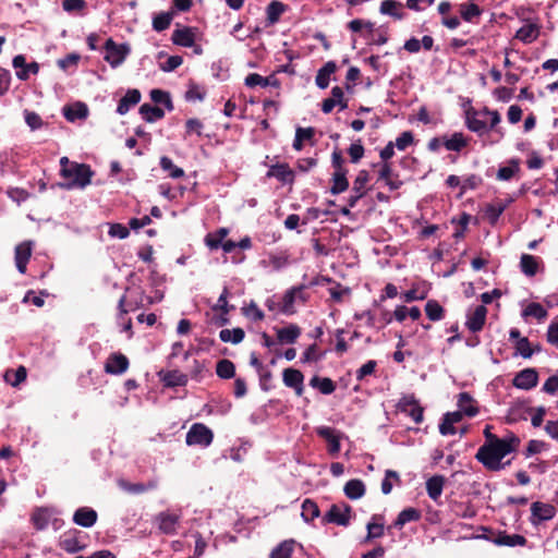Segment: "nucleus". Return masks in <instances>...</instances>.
Masks as SVG:
<instances>
[{
	"mask_svg": "<svg viewBox=\"0 0 558 558\" xmlns=\"http://www.w3.org/2000/svg\"><path fill=\"white\" fill-rule=\"evenodd\" d=\"M409 407L408 414L413 418L415 423H421L423 421L424 409L418 404V402L413 399L407 403Z\"/></svg>",
	"mask_w": 558,
	"mask_h": 558,
	"instance_id": "60",
	"label": "nucleus"
},
{
	"mask_svg": "<svg viewBox=\"0 0 558 558\" xmlns=\"http://www.w3.org/2000/svg\"><path fill=\"white\" fill-rule=\"evenodd\" d=\"M475 401L472 396L468 392H461L458 397V407L463 415L473 417L478 413V409L474 405Z\"/></svg>",
	"mask_w": 558,
	"mask_h": 558,
	"instance_id": "25",
	"label": "nucleus"
},
{
	"mask_svg": "<svg viewBox=\"0 0 558 558\" xmlns=\"http://www.w3.org/2000/svg\"><path fill=\"white\" fill-rule=\"evenodd\" d=\"M229 230L227 228H220L215 233H209L205 238V243L210 250L219 248L225 238L228 235Z\"/></svg>",
	"mask_w": 558,
	"mask_h": 558,
	"instance_id": "46",
	"label": "nucleus"
},
{
	"mask_svg": "<svg viewBox=\"0 0 558 558\" xmlns=\"http://www.w3.org/2000/svg\"><path fill=\"white\" fill-rule=\"evenodd\" d=\"M425 313L432 322H438L445 317V310L436 300L427 301L425 304Z\"/></svg>",
	"mask_w": 558,
	"mask_h": 558,
	"instance_id": "45",
	"label": "nucleus"
},
{
	"mask_svg": "<svg viewBox=\"0 0 558 558\" xmlns=\"http://www.w3.org/2000/svg\"><path fill=\"white\" fill-rule=\"evenodd\" d=\"M33 251V242L32 241H23L15 246L14 250V259L17 270L21 274L26 272V266L29 262Z\"/></svg>",
	"mask_w": 558,
	"mask_h": 558,
	"instance_id": "8",
	"label": "nucleus"
},
{
	"mask_svg": "<svg viewBox=\"0 0 558 558\" xmlns=\"http://www.w3.org/2000/svg\"><path fill=\"white\" fill-rule=\"evenodd\" d=\"M420 519H421V511L417 510L416 508L409 507V508L403 509L398 514L393 525L396 527L400 529L408 522H415V521H418Z\"/></svg>",
	"mask_w": 558,
	"mask_h": 558,
	"instance_id": "36",
	"label": "nucleus"
},
{
	"mask_svg": "<svg viewBox=\"0 0 558 558\" xmlns=\"http://www.w3.org/2000/svg\"><path fill=\"white\" fill-rule=\"evenodd\" d=\"M368 180L369 173L367 170H361L357 173L352 187V192L354 194L350 195V197L348 198L349 207H355L356 203L364 196V187L367 184Z\"/></svg>",
	"mask_w": 558,
	"mask_h": 558,
	"instance_id": "10",
	"label": "nucleus"
},
{
	"mask_svg": "<svg viewBox=\"0 0 558 558\" xmlns=\"http://www.w3.org/2000/svg\"><path fill=\"white\" fill-rule=\"evenodd\" d=\"M106 56L105 60L112 66L117 68L124 62L129 56L131 48L129 44H117L112 38L105 43Z\"/></svg>",
	"mask_w": 558,
	"mask_h": 558,
	"instance_id": "4",
	"label": "nucleus"
},
{
	"mask_svg": "<svg viewBox=\"0 0 558 558\" xmlns=\"http://www.w3.org/2000/svg\"><path fill=\"white\" fill-rule=\"evenodd\" d=\"M216 374L222 379H230L235 376V365L232 361L223 359L217 362Z\"/></svg>",
	"mask_w": 558,
	"mask_h": 558,
	"instance_id": "43",
	"label": "nucleus"
},
{
	"mask_svg": "<svg viewBox=\"0 0 558 558\" xmlns=\"http://www.w3.org/2000/svg\"><path fill=\"white\" fill-rule=\"evenodd\" d=\"M539 267L538 257L530 254H522L520 258V268L521 271L527 277H534Z\"/></svg>",
	"mask_w": 558,
	"mask_h": 558,
	"instance_id": "27",
	"label": "nucleus"
},
{
	"mask_svg": "<svg viewBox=\"0 0 558 558\" xmlns=\"http://www.w3.org/2000/svg\"><path fill=\"white\" fill-rule=\"evenodd\" d=\"M63 116L70 122L86 119L88 116V108L84 102L77 101L71 106H65L63 108Z\"/></svg>",
	"mask_w": 558,
	"mask_h": 558,
	"instance_id": "21",
	"label": "nucleus"
},
{
	"mask_svg": "<svg viewBox=\"0 0 558 558\" xmlns=\"http://www.w3.org/2000/svg\"><path fill=\"white\" fill-rule=\"evenodd\" d=\"M391 480H395L397 484L401 483L400 476L396 471L387 470L385 473V478L381 482V492L385 495H388L392 490Z\"/></svg>",
	"mask_w": 558,
	"mask_h": 558,
	"instance_id": "58",
	"label": "nucleus"
},
{
	"mask_svg": "<svg viewBox=\"0 0 558 558\" xmlns=\"http://www.w3.org/2000/svg\"><path fill=\"white\" fill-rule=\"evenodd\" d=\"M244 337L245 332L240 327L233 329H222L219 332V338L222 342H231L233 344L242 342Z\"/></svg>",
	"mask_w": 558,
	"mask_h": 558,
	"instance_id": "40",
	"label": "nucleus"
},
{
	"mask_svg": "<svg viewBox=\"0 0 558 558\" xmlns=\"http://www.w3.org/2000/svg\"><path fill=\"white\" fill-rule=\"evenodd\" d=\"M465 123L470 131L476 133L480 136L487 133L488 131L487 123L477 118V112L468 113Z\"/></svg>",
	"mask_w": 558,
	"mask_h": 558,
	"instance_id": "37",
	"label": "nucleus"
},
{
	"mask_svg": "<svg viewBox=\"0 0 558 558\" xmlns=\"http://www.w3.org/2000/svg\"><path fill=\"white\" fill-rule=\"evenodd\" d=\"M245 85L248 87H267L270 85V77H264L258 73H250L245 78Z\"/></svg>",
	"mask_w": 558,
	"mask_h": 558,
	"instance_id": "59",
	"label": "nucleus"
},
{
	"mask_svg": "<svg viewBox=\"0 0 558 558\" xmlns=\"http://www.w3.org/2000/svg\"><path fill=\"white\" fill-rule=\"evenodd\" d=\"M320 514L319 508L315 501L312 499H305L302 504V518L306 522H311L318 518Z\"/></svg>",
	"mask_w": 558,
	"mask_h": 558,
	"instance_id": "48",
	"label": "nucleus"
},
{
	"mask_svg": "<svg viewBox=\"0 0 558 558\" xmlns=\"http://www.w3.org/2000/svg\"><path fill=\"white\" fill-rule=\"evenodd\" d=\"M352 507L345 502L341 505L333 504L323 517V523H335L341 526H348L351 521Z\"/></svg>",
	"mask_w": 558,
	"mask_h": 558,
	"instance_id": "5",
	"label": "nucleus"
},
{
	"mask_svg": "<svg viewBox=\"0 0 558 558\" xmlns=\"http://www.w3.org/2000/svg\"><path fill=\"white\" fill-rule=\"evenodd\" d=\"M316 433L319 437L325 439L328 444V452L331 456H336L339 453L340 446V436L337 434L336 429L329 426H322L316 429Z\"/></svg>",
	"mask_w": 558,
	"mask_h": 558,
	"instance_id": "12",
	"label": "nucleus"
},
{
	"mask_svg": "<svg viewBox=\"0 0 558 558\" xmlns=\"http://www.w3.org/2000/svg\"><path fill=\"white\" fill-rule=\"evenodd\" d=\"M367 535L365 542H368L373 538H379L384 535V518L380 514H374L372 518V522H368L366 525Z\"/></svg>",
	"mask_w": 558,
	"mask_h": 558,
	"instance_id": "29",
	"label": "nucleus"
},
{
	"mask_svg": "<svg viewBox=\"0 0 558 558\" xmlns=\"http://www.w3.org/2000/svg\"><path fill=\"white\" fill-rule=\"evenodd\" d=\"M445 485V477L442 475H434L426 481V492L430 499L438 500L441 496Z\"/></svg>",
	"mask_w": 558,
	"mask_h": 558,
	"instance_id": "24",
	"label": "nucleus"
},
{
	"mask_svg": "<svg viewBox=\"0 0 558 558\" xmlns=\"http://www.w3.org/2000/svg\"><path fill=\"white\" fill-rule=\"evenodd\" d=\"M141 100V92L138 89H129L126 94L119 100L117 112L121 116L125 114L131 107L137 105Z\"/></svg>",
	"mask_w": 558,
	"mask_h": 558,
	"instance_id": "22",
	"label": "nucleus"
},
{
	"mask_svg": "<svg viewBox=\"0 0 558 558\" xmlns=\"http://www.w3.org/2000/svg\"><path fill=\"white\" fill-rule=\"evenodd\" d=\"M241 311L244 316L253 319L254 322H260L265 318L264 312L254 301H251L247 306H243Z\"/></svg>",
	"mask_w": 558,
	"mask_h": 558,
	"instance_id": "54",
	"label": "nucleus"
},
{
	"mask_svg": "<svg viewBox=\"0 0 558 558\" xmlns=\"http://www.w3.org/2000/svg\"><path fill=\"white\" fill-rule=\"evenodd\" d=\"M160 167L163 171H167L169 177L172 179H179L184 175V170L175 166L173 161L167 156H162L160 158Z\"/></svg>",
	"mask_w": 558,
	"mask_h": 558,
	"instance_id": "51",
	"label": "nucleus"
},
{
	"mask_svg": "<svg viewBox=\"0 0 558 558\" xmlns=\"http://www.w3.org/2000/svg\"><path fill=\"white\" fill-rule=\"evenodd\" d=\"M505 208L506 206L501 203L488 205L485 210L488 221L492 225H495L498 221L501 214L505 211Z\"/></svg>",
	"mask_w": 558,
	"mask_h": 558,
	"instance_id": "57",
	"label": "nucleus"
},
{
	"mask_svg": "<svg viewBox=\"0 0 558 558\" xmlns=\"http://www.w3.org/2000/svg\"><path fill=\"white\" fill-rule=\"evenodd\" d=\"M343 492L349 499L355 500L365 495L366 488L361 480L353 478L345 483Z\"/></svg>",
	"mask_w": 558,
	"mask_h": 558,
	"instance_id": "28",
	"label": "nucleus"
},
{
	"mask_svg": "<svg viewBox=\"0 0 558 558\" xmlns=\"http://www.w3.org/2000/svg\"><path fill=\"white\" fill-rule=\"evenodd\" d=\"M160 380L163 383L165 387H179L185 386L187 384V375L181 373L180 371H160L158 373Z\"/></svg>",
	"mask_w": 558,
	"mask_h": 558,
	"instance_id": "17",
	"label": "nucleus"
},
{
	"mask_svg": "<svg viewBox=\"0 0 558 558\" xmlns=\"http://www.w3.org/2000/svg\"><path fill=\"white\" fill-rule=\"evenodd\" d=\"M130 366L129 359L121 352H112L107 357L104 371L110 375H121L128 371Z\"/></svg>",
	"mask_w": 558,
	"mask_h": 558,
	"instance_id": "6",
	"label": "nucleus"
},
{
	"mask_svg": "<svg viewBox=\"0 0 558 558\" xmlns=\"http://www.w3.org/2000/svg\"><path fill=\"white\" fill-rule=\"evenodd\" d=\"M337 69L338 68L335 61L326 62L317 72L315 77L316 85L322 89L327 88L329 85L330 75L333 74Z\"/></svg>",
	"mask_w": 558,
	"mask_h": 558,
	"instance_id": "23",
	"label": "nucleus"
},
{
	"mask_svg": "<svg viewBox=\"0 0 558 558\" xmlns=\"http://www.w3.org/2000/svg\"><path fill=\"white\" fill-rule=\"evenodd\" d=\"M520 170L519 168V162L518 160H511L509 166H506V167H501L499 168L498 172H497V179L498 180H501V181H508L510 180L518 171Z\"/></svg>",
	"mask_w": 558,
	"mask_h": 558,
	"instance_id": "55",
	"label": "nucleus"
},
{
	"mask_svg": "<svg viewBox=\"0 0 558 558\" xmlns=\"http://www.w3.org/2000/svg\"><path fill=\"white\" fill-rule=\"evenodd\" d=\"M487 308L485 305H478L468 317L465 323L468 329L472 332H478L483 329L486 322Z\"/></svg>",
	"mask_w": 558,
	"mask_h": 558,
	"instance_id": "16",
	"label": "nucleus"
},
{
	"mask_svg": "<svg viewBox=\"0 0 558 558\" xmlns=\"http://www.w3.org/2000/svg\"><path fill=\"white\" fill-rule=\"evenodd\" d=\"M348 172H333L332 173V185L330 187V193L332 195H338L343 193L349 187V181L347 179Z\"/></svg>",
	"mask_w": 558,
	"mask_h": 558,
	"instance_id": "42",
	"label": "nucleus"
},
{
	"mask_svg": "<svg viewBox=\"0 0 558 558\" xmlns=\"http://www.w3.org/2000/svg\"><path fill=\"white\" fill-rule=\"evenodd\" d=\"M27 371L24 366H19L16 369H7L4 373V379L8 384L13 387H17L21 383L26 379Z\"/></svg>",
	"mask_w": 558,
	"mask_h": 558,
	"instance_id": "44",
	"label": "nucleus"
},
{
	"mask_svg": "<svg viewBox=\"0 0 558 558\" xmlns=\"http://www.w3.org/2000/svg\"><path fill=\"white\" fill-rule=\"evenodd\" d=\"M214 440L213 430L203 423H194L185 436L187 446L208 447Z\"/></svg>",
	"mask_w": 558,
	"mask_h": 558,
	"instance_id": "3",
	"label": "nucleus"
},
{
	"mask_svg": "<svg viewBox=\"0 0 558 558\" xmlns=\"http://www.w3.org/2000/svg\"><path fill=\"white\" fill-rule=\"evenodd\" d=\"M522 316L523 317H529V316L535 317L537 320L541 322V320H544L548 316V313L542 304L532 302L523 310Z\"/></svg>",
	"mask_w": 558,
	"mask_h": 558,
	"instance_id": "49",
	"label": "nucleus"
},
{
	"mask_svg": "<svg viewBox=\"0 0 558 558\" xmlns=\"http://www.w3.org/2000/svg\"><path fill=\"white\" fill-rule=\"evenodd\" d=\"M325 355L324 352H319L318 351V347L316 343H313L311 344L306 350L305 352L303 353L302 357H301V362L302 363H313V362H318L319 360L323 359V356Z\"/></svg>",
	"mask_w": 558,
	"mask_h": 558,
	"instance_id": "56",
	"label": "nucleus"
},
{
	"mask_svg": "<svg viewBox=\"0 0 558 558\" xmlns=\"http://www.w3.org/2000/svg\"><path fill=\"white\" fill-rule=\"evenodd\" d=\"M442 145L446 149L451 151H461L463 148L468 146V141L464 137L463 133L456 132L451 135L450 138L444 136Z\"/></svg>",
	"mask_w": 558,
	"mask_h": 558,
	"instance_id": "33",
	"label": "nucleus"
},
{
	"mask_svg": "<svg viewBox=\"0 0 558 558\" xmlns=\"http://www.w3.org/2000/svg\"><path fill=\"white\" fill-rule=\"evenodd\" d=\"M282 380L287 387L292 388L304 381V375L296 368L288 367L282 373Z\"/></svg>",
	"mask_w": 558,
	"mask_h": 558,
	"instance_id": "38",
	"label": "nucleus"
},
{
	"mask_svg": "<svg viewBox=\"0 0 558 558\" xmlns=\"http://www.w3.org/2000/svg\"><path fill=\"white\" fill-rule=\"evenodd\" d=\"M541 26L536 23H530L520 27L515 33V38L524 44H531L539 36Z\"/></svg>",
	"mask_w": 558,
	"mask_h": 558,
	"instance_id": "20",
	"label": "nucleus"
},
{
	"mask_svg": "<svg viewBox=\"0 0 558 558\" xmlns=\"http://www.w3.org/2000/svg\"><path fill=\"white\" fill-rule=\"evenodd\" d=\"M296 300V289H289L282 299L281 312L287 315L294 313L293 304Z\"/></svg>",
	"mask_w": 558,
	"mask_h": 558,
	"instance_id": "53",
	"label": "nucleus"
},
{
	"mask_svg": "<svg viewBox=\"0 0 558 558\" xmlns=\"http://www.w3.org/2000/svg\"><path fill=\"white\" fill-rule=\"evenodd\" d=\"M24 118H25L26 124L33 131L40 129L43 126V124H44L41 117L38 113L34 112V111L25 110L24 111Z\"/></svg>",
	"mask_w": 558,
	"mask_h": 558,
	"instance_id": "64",
	"label": "nucleus"
},
{
	"mask_svg": "<svg viewBox=\"0 0 558 558\" xmlns=\"http://www.w3.org/2000/svg\"><path fill=\"white\" fill-rule=\"evenodd\" d=\"M267 177H275L281 183H292L294 181V172L288 163H276L270 167Z\"/></svg>",
	"mask_w": 558,
	"mask_h": 558,
	"instance_id": "19",
	"label": "nucleus"
},
{
	"mask_svg": "<svg viewBox=\"0 0 558 558\" xmlns=\"http://www.w3.org/2000/svg\"><path fill=\"white\" fill-rule=\"evenodd\" d=\"M180 515L177 513H170L168 511H162L158 513L155 518V521L158 524L159 530L165 533L172 535L177 532V525L179 523Z\"/></svg>",
	"mask_w": 558,
	"mask_h": 558,
	"instance_id": "11",
	"label": "nucleus"
},
{
	"mask_svg": "<svg viewBox=\"0 0 558 558\" xmlns=\"http://www.w3.org/2000/svg\"><path fill=\"white\" fill-rule=\"evenodd\" d=\"M173 19L172 12H161L154 16L153 28L156 32H163L169 28Z\"/></svg>",
	"mask_w": 558,
	"mask_h": 558,
	"instance_id": "50",
	"label": "nucleus"
},
{
	"mask_svg": "<svg viewBox=\"0 0 558 558\" xmlns=\"http://www.w3.org/2000/svg\"><path fill=\"white\" fill-rule=\"evenodd\" d=\"M414 136L411 131H404L402 132L396 140L395 146L399 150H405L410 145L413 144Z\"/></svg>",
	"mask_w": 558,
	"mask_h": 558,
	"instance_id": "63",
	"label": "nucleus"
},
{
	"mask_svg": "<svg viewBox=\"0 0 558 558\" xmlns=\"http://www.w3.org/2000/svg\"><path fill=\"white\" fill-rule=\"evenodd\" d=\"M526 538L520 534H507L506 532H499L495 538V543L500 546L515 547L524 546Z\"/></svg>",
	"mask_w": 558,
	"mask_h": 558,
	"instance_id": "26",
	"label": "nucleus"
},
{
	"mask_svg": "<svg viewBox=\"0 0 558 558\" xmlns=\"http://www.w3.org/2000/svg\"><path fill=\"white\" fill-rule=\"evenodd\" d=\"M80 60L81 56L76 52H72L66 54L63 59H59L57 64L61 70L66 71L70 66H77Z\"/></svg>",
	"mask_w": 558,
	"mask_h": 558,
	"instance_id": "62",
	"label": "nucleus"
},
{
	"mask_svg": "<svg viewBox=\"0 0 558 558\" xmlns=\"http://www.w3.org/2000/svg\"><path fill=\"white\" fill-rule=\"evenodd\" d=\"M206 89L204 86L198 85L196 82L190 80L187 90L185 93V99L187 101H202L205 99Z\"/></svg>",
	"mask_w": 558,
	"mask_h": 558,
	"instance_id": "47",
	"label": "nucleus"
},
{
	"mask_svg": "<svg viewBox=\"0 0 558 558\" xmlns=\"http://www.w3.org/2000/svg\"><path fill=\"white\" fill-rule=\"evenodd\" d=\"M515 350L524 359H530L534 353V349L531 348V343L526 337L515 342Z\"/></svg>",
	"mask_w": 558,
	"mask_h": 558,
	"instance_id": "61",
	"label": "nucleus"
},
{
	"mask_svg": "<svg viewBox=\"0 0 558 558\" xmlns=\"http://www.w3.org/2000/svg\"><path fill=\"white\" fill-rule=\"evenodd\" d=\"M310 385L318 389L323 395H331L336 390V384L329 377L314 376L311 378Z\"/></svg>",
	"mask_w": 558,
	"mask_h": 558,
	"instance_id": "34",
	"label": "nucleus"
},
{
	"mask_svg": "<svg viewBox=\"0 0 558 558\" xmlns=\"http://www.w3.org/2000/svg\"><path fill=\"white\" fill-rule=\"evenodd\" d=\"M171 40L174 45L191 48L195 44V33L192 27H182L173 31Z\"/></svg>",
	"mask_w": 558,
	"mask_h": 558,
	"instance_id": "15",
	"label": "nucleus"
},
{
	"mask_svg": "<svg viewBox=\"0 0 558 558\" xmlns=\"http://www.w3.org/2000/svg\"><path fill=\"white\" fill-rule=\"evenodd\" d=\"M140 113L142 114V118L148 123L161 120L165 117L163 109L158 106H151L150 104H143L140 107Z\"/></svg>",
	"mask_w": 558,
	"mask_h": 558,
	"instance_id": "31",
	"label": "nucleus"
},
{
	"mask_svg": "<svg viewBox=\"0 0 558 558\" xmlns=\"http://www.w3.org/2000/svg\"><path fill=\"white\" fill-rule=\"evenodd\" d=\"M31 520L36 527V530H44L49 524V514L48 511L44 508H37L31 517Z\"/></svg>",
	"mask_w": 558,
	"mask_h": 558,
	"instance_id": "52",
	"label": "nucleus"
},
{
	"mask_svg": "<svg viewBox=\"0 0 558 558\" xmlns=\"http://www.w3.org/2000/svg\"><path fill=\"white\" fill-rule=\"evenodd\" d=\"M300 335L301 328L294 324L277 329V338L281 343H294Z\"/></svg>",
	"mask_w": 558,
	"mask_h": 558,
	"instance_id": "30",
	"label": "nucleus"
},
{
	"mask_svg": "<svg viewBox=\"0 0 558 558\" xmlns=\"http://www.w3.org/2000/svg\"><path fill=\"white\" fill-rule=\"evenodd\" d=\"M459 13L465 22H473L482 14V9L476 3H461L459 5Z\"/></svg>",
	"mask_w": 558,
	"mask_h": 558,
	"instance_id": "39",
	"label": "nucleus"
},
{
	"mask_svg": "<svg viewBox=\"0 0 558 558\" xmlns=\"http://www.w3.org/2000/svg\"><path fill=\"white\" fill-rule=\"evenodd\" d=\"M117 484L122 490L133 495H138L148 490H154L158 486V483L155 480H150L147 483H131L124 478H119L117 481Z\"/></svg>",
	"mask_w": 558,
	"mask_h": 558,
	"instance_id": "13",
	"label": "nucleus"
},
{
	"mask_svg": "<svg viewBox=\"0 0 558 558\" xmlns=\"http://www.w3.org/2000/svg\"><path fill=\"white\" fill-rule=\"evenodd\" d=\"M315 135V129L310 128H298L295 131V137L293 141V148L295 150H301L303 148V142L304 141H312Z\"/></svg>",
	"mask_w": 558,
	"mask_h": 558,
	"instance_id": "41",
	"label": "nucleus"
},
{
	"mask_svg": "<svg viewBox=\"0 0 558 558\" xmlns=\"http://www.w3.org/2000/svg\"><path fill=\"white\" fill-rule=\"evenodd\" d=\"M520 442L521 440L517 435L508 433L506 437L495 439V442L482 445L475 454V459L488 471H500L505 469L501 460L507 454L517 451Z\"/></svg>",
	"mask_w": 558,
	"mask_h": 558,
	"instance_id": "1",
	"label": "nucleus"
},
{
	"mask_svg": "<svg viewBox=\"0 0 558 558\" xmlns=\"http://www.w3.org/2000/svg\"><path fill=\"white\" fill-rule=\"evenodd\" d=\"M60 175L66 180V183H59L58 185L62 189H73V187H85L90 184L92 178L94 175V171L90 169V166L86 163H77L73 162L71 168L69 169H60Z\"/></svg>",
	"mask_w": 558,
	"mask_h": 558,
	"instance_id": "2",
	"label": "nucleus"
},
{
	"mask_svg": "<svg viewBox=\"0 0 558 558\" xmlns=\"http://www.w3.org/2000/svg\"><path fill=\"white\" fill-rule=\"evenodd\" d=\"M538 384V373L535 368H524L515 374L512 385L522 390H531Z\"/></svg>",
	"mask_w": 558,
	"mask_h": 558,
	"instance_id": "7",
	"label": "nucleus"
},
{
	"mask_svg": "<svg viewBox=\"0 0 558 558\" xmlns=\"http://www.w3.org/2000/svg\"><path fill=\"white\" fill-rule=\"evenodd\" d=\"M295 544L294 539L281 542L270 551L269 558H291Z\"/></svg>",
	"mask_w": 558,
	"mask_h": 558,
	"instance_id": "32",
	"label": "nucleus"
},
{
	"mask_svg": "<svg viewBox=\"0 0 558 558\" xmlns=\"http://www.w3.org/2000/svg\"><path fill=\"white\" fill-rule=\"evenodd\" d=\"M532 523L551 520L556 515V508L550 504L535 501L531 505Z\"/></svg>",
	"mask_w": 558,
	"mask_h": 558,
	"instance_id": "9",
	"label": "nucleus"
},
{
	"mask_svg": "<svg viewBox=\"0 0 558 558\" xmlns=\"http://www.w3.org/2000/svg\"><path fill=\"white\" fill-rule=\"evenodd\" d=\"M97 519V512L89 507H81L73 514V522L83 527H92Z\"/></svg>",
	"mask_w": 558,
	"mask_h": 558,
	"instance_id": "14",
	"label": "nucleus"
},
{
	"mask_svg": "<svg viewBox=\"0 0 558 558\" xmlns=\"http://www.w3.org/2000/svg\"><path fill=\"white\" fill-rule=\"evenodd\" d=\"M286 10L287 5L284 3L278 0L271 1L266 9L268 25H274L279 22L280 16Z\"/></svg>",
	"mask_w": 558,
	"mask_h": 558,
	"instance_id": "35",
	"label": "nucleus"
},
{
	"mask_svg": "<svg viewBox=\"0 0 558 558\" xmlns=\"http://www.w3.org/2000/svg\"><path fill=\"white\" fill-rule=\"evenodd\" d=\"M379 12L384 15H388L396 21H401L405 17L403 4L397 0H384L380 3Z\"/></svg>",
	"mask_w": 558,
	"mask_h": 558,
	"instance_id": "18",
	"label": "nucleus"
}]
</instances>
